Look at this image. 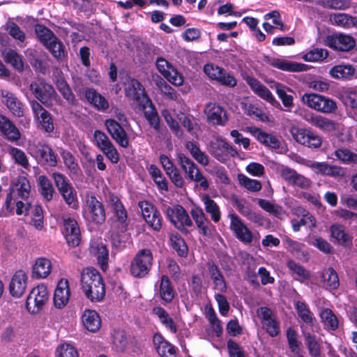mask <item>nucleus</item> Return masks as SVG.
I'll return each instance as SVG.
<instances>
[{"mask_svg": "<svg viewBox=\"0 0 357 357\" xmlns=\"http://www.w3.org/2000/svg\"><path fill=\"white\" fill-rule=\"evenodd\" d=\"M327 45L336 50L348 52L356 45L354 38L343 33H337L327 38Z\"/></svg>", "mask_w": 357, "mask_h": 357, "instance_id": "6ab92c4d", "label": "nucleus"}, {"mask_svg": "<svg viewBox=\"0 0 357 357\" xmlns=\"http://www.w3.org/2000/svg\"><path fill=\"white\" fill-rule=\"evenodd\" d=\"M301 116L305 121L310 123L312 126L319 128L322 131L331 132L335 130L336 128L335 123L332 120L326 117L315 115L306 111L301 113Z\"/></svg>", "mask_w": 357, "mask_h": 357, "instance_id": "412c9836", "label": "nucleus"}, {"mask_svg": "<svg viewBox=\"0 0 357 357\" xmlns=\"http://www.w3.org/2000/svg\"><path fill=\"white\" fill-rule=\"evenodd\" d=\"M252 90L260 98L271 103L273 106H280V103L275 99L269 89L254 77H248L246 79Z\"/></svg>", "mask_w": 357, "mask_h": 357, "instance_id": "b1692460", "label": "nucleus"}, {"mask_svg": "<svg viewBox=\"0 0 357 357\" xmlns=\"http://www.w3.org/2000/svg\"><path fill=\"white\" fill-rule=\"evenodd\" d=\"M113 344L118 351H123L128 344V338L123 331H115L113 334Z\"/></svg>", "mask_w": 357, "mask_h": 357, "instance_id": "680f3d73", "label": "nucleus"}, {"mask_svg": "<svg viewBox=\"0 0 357 357\" xmlns=\"http://www.w3.org/2000/svg\"><path fill=\"white\" fill-rule=\"evenodd\" d=\"M52 55L58 60H61L65 57L66 51L63 43L55 36L50 42L45 46Z\"/></svg>", "mask_w": 357, "mask_h": 357, "instance_id": "de8ad7c7", "label": "nucleus"}, {"mask_svg": "<svg viewBox=\"0 0 357 357\" xmlns=\"http://www.w3.org/2000/svg\"><path fill=\"white\" fill-rule=\"evenodd\" d=\"M82 320L84 328L90 332L96 333L100 328L101 319L98 313L95 310H84Z\"/></svg>", "mask_w": 357, "mask_h": 357, "instance_id": "c756f323", "label": "nucleus"}, {"mask_svg": "<svg viewBox=\"0 0 357 357\" xmlns=\"http://www.w3.org/2000/svg\"><path fill=\"white\" fill-rule=\"evenodd\" d=\"M48 291L45 286L38 285L32 289L27 297L26 306L31 313L38 312L48 299Z\"/></svg>", "mask_w": 357, "mask_h": 357, "instance_id": "1a4fd4ad", "label": "nucleus"}, {"mask_svg": "<svg viewBox=\"0 0 357 357\" xmlns=\"http://www.w3.org/2000/svg\"><path fill=\"white\" fill-rule=\"evenodd\" d=\"M153 256L149 249L139 250L130 264V273L135 278H144L149 272L152 266Z\"/></svg>", "mask_w": 357, "mask_h": 357, "instance_id": "20e7f679", "label": "nucleus"}, {"mask_svg": "<svg viewBox=\"0 0 357 357\" xmlns=\"http://www.w3.org/2000/svg\"><path fill=\"white\" fill-rule=\"evenodd\" d=\"M178 163L183 171L186 178L190 181L199 183L200 188L206 190L209 185L206 177L202 174L198 166L185 154H177Z\"/></svg>", "mask_w": 357, "mask_h": 357, "instance_id": "7ed1b4c3", "label": "nucleus"}, {"mask_svg": "<svg viewBox=\"0 0 357 357\" xmlns=\"http://www.w3.org/2000/svg\"><path fill=\"white\" fill-rule=\"evenodd\" d=\"M257 140L264 146L271 149H279L280 141L275 136L267 132H261L257 135Z\"/></svg>", "mask_w": 357, "mask_h": 357, "instance_id": "13d9d810", "label": "nucleus"}, {"mask_svg": "<svg viewBox=\"0 0 357 357\" xmlns=\"http://www.w3.org/2000/svg\"><path fill=\"white\" fill-rule=\"evenodd\" d=\"M31 154L41 165L55 167L57 165V155L46 144L38 142L30 147Z\"/></svg>", "mask_w": 357, "mask_h": 357, "instance_id": "6e6552de", "label": "nucleus"}, {"mask_svg": "<svg viewBox=\"0 0 357 357\" xmlns=\"http://www.w3.org/2000/svg\"><path fill=\"white\" fill-rule=\"evenodd\" d=\"M38 184L44 199L47 202L52 200L55 191L51 181L47 176L41 175L38 177Z\"/></svg>", "mask_w": 357, "mask_h": 357, "instance_id": "a18cd8bd", "label": "nucleus"}, {"mask_svg": "<svg viewBox=\"0 0 357 357\" xmlns=\"http://www.w3.org/2000/svg\"><path fill=\"white\" fill-rule=\"evenodd\" d=\"M30 104L34 118L39 122L45 132H52L54 127L50 113L35 100L31 101Z\"/></svg>", "mask_w": 357, "mask_h": 357, "instance_id": "2eb2a0df", "label": "nucleus"}, {"mask_svg": "<svg viewBox=\"0 0 357 357\" xmlns=\"http://www.w3.org/2000/svg\"><path fill=\"white\" fill-rule=\"evenodd\" d=\"M28 275L22 270L17 271L11 278L9 291L13 297L20 298L25 292L27 287Z\"/></svg>", "mask_w": 357, "mask_h": 357, "instance_id": "aec40b11", "label": "nucleus"}, {"mask_svg": "<svg viewBox=\"0 0 357 357\" xmlns=\"http://www.w3.org/2000/svg\"><path fill=\"white\" fill-rule=\"evenodd\" d=\"M202 201L204 205L205 211L210 215L214 222H218L221 218V212L219 206L208 195H204Z\"/></svg>", "mask_w": 357, "mask_h": 357, "instance_id": "c9c22d12", "label": "nucleus"}, {"mask_svg": "<svg viewBox=\"0 0 357 357\" xmlns=\"http://www.w3.org/2000/svg\"><path fill=\"white\" fill-rule=\"evenodd\" d=\"M204 112L207 121L214 125L225 126L228 122L226 110L215 102H208L206 105Z\"/></svg>", "mask_w": 357, "mask_h": 357, "instance_id": "f8f14e48", "label": "nucleus"}, {"mask_svg": "<svg viewBox=\"0 0 357 357\" xmlns=\"http://www.w3.org/2000/svg\"><path fill=\"white\" fill-rule=\"evenodd\" d=\"M172 248L181 257H185L188 252V246L178 234H172L170 238Z\"/></svg>", "mask_w": 357, "mask_h": 357, "instance_id": "3c124183", "label": "nucleus"}, {"mask_svg": "<svg viewBox=\"0 0 357 357\" xmlns=\"http://www.w3.org/2000/svg\"><path fill=\"white\" fill-rule=\"evenodd\" d=\"M257 202L261 208L277 218H282L286 215V212L282 206L272 203L268 200L259 199Z\"/></svg>", "mask_w": 357, "mask_h": 357, "instance_id": "49530a36", "label": "nucleus"}, {"mask_svg": "<svg viewBox=\"0 0 357 357\" xmlns=\"http://www.w3.org/2000/svg\"><path fill=\"white\" fill-rule=\"evenodd\" d=\"M31 194V185L29 180L24 176L14 178L10 185V192L6 199V208L9 209L12 205L16 204V213L17 215L26 214L31 206L29 202L24 203L18 199L25 201Z\"/></svg>", "mask_w": 357, "mask_h": 357, "instance_id": "f257e3e1", "label": "nucleus"}, {"mask_svg": "<svg viewBox=\"0 0 357 357\" xmlns=\"http://www.w3.org/2000/svg\"><path fill=\"white\" fill-rule=\"evenodd\" d=\"M272 66L289 72H303L307 71L309 69V66L306 64L287 61L277 58L273 61Z\"/></svg>", "mask_w": 357, "mask_h": 357, "instance_id": "72a5a7b5", "label": "nucleus"}, {"mask_svg": "<svg viewBox=\"0 0 357 357\" xmlns=\"http://www.w3.org/2000/svg\"><path fill=\"white\" fill-rule=\"evenodd\" d=\"M2 57L6 63H10L16 70L19 71L23 70L24 63L22 56L15 50L10 48H5L2 51Z\"/></svg>", "mask_w": 357, "mask_h": 357, "instance_id": "79ce46f5", "label": "nucleus"}, {"mask_svg": "<svg viewBox=\"0 0 357 357\" xmlns=\"http://www.w3.org/2000/svg\"><path fill=\"white\" fill-rule=\"evenodd\" d=\"M216 81L222 85L228 87H234L237 84V81L234 75L228 73L224 68L222 69L221 74L220 73V75L217 77Z\"/></svg>", "mask_w": 357, "mask_h": 357, "instance_id": "338daca9", "label": "nucleus"}, {"mask_svg": "<svg viewBox=\"0 0 357 357\" xmlns=\"http://www.w3.org/2000/svg\"><path fill=\"white\" fill-rule=\"evenodd\" d=\"M149 172L157 185L162 190H167V181L162 176L161 171L154 165H151Z\"/></svg>", "mask_w": 357, "mask_h": 357, "instance_id": "0e129e2a", "label": "nucleus"}, {"mask_svg": "<svg viewBox=\"0 0 357 357\" xmlns=\"http://www.w3.org/2000/svg\"><path fill=\"white\" fill-rule=\"evenodd\" d=\"M68 244L70 246H77L81 241L80 230L77 222L70 218L63 219V231Z\"/></svg>", "mask_w": 357, "mask_h": 357, "instance_id": "f3484780", "label": "nucleus"}, {"mask_svg": "<svg viewBox=\"0 0 357 357\" xmlns=\"http://www.w3.org/2000/svg\"><path fill=\"white\" fill-rule=\"evenodd\" d=\"M295 309L299 318L303 323L310 326H313L315 317L305 302L296 301L295 303Z\"/></svg>", "mask_w": 357, "mask_h": 357, "instance_id": "a19ab883", "label": "nucleus"}, {"mask_svg": "<svg viewBox=\"0 0 357 357\" xmlns=\"http://www.w3.org/2000/svg\"><path fill=\"white\" fill-rule=\"evenodd\" d=\"M287 266L294 275H296L301 279L305 280L310 278V273L299 264H297L292 260H289L287 262Z\"/></svg>", "mask_w": 357, "mask_h": 357, "instance_id": "69168bd1", "label": "nucleus"}, {"mask_svg": "<svg viewBox=\"0 0 357 357\" xmlns=\"http://www.w3.org/2000/svg\"><path fill=\"white\" fill-rule=\"evenodd\" d=\"M70 296L69 282L67 279L62 278L58 283L54 291V303L56 307L63 308L68 303Z\"/></svg>", "mask_w": 357, "mask_h": 357, "instance_id": "5701e85b", "label": "nucleus"}, {"mask_svg": "<svg viewBox=\"0 0 357 357\" xmlns=\"http://www.w3.org/2000/svg\"><path fill=\"white\" fill-rule=\"evenodd\" d=\"M153 341L158 354L161 357H176V353L174 347L161 335L155 334Z\"/></svg>", "mask_w": 357, "mask_h": 357, "instance_id": "c85d7f7f", "label": "nucleus"}, {"mask_svg": "<svg viewBox=\"0 0 357 357\" xmlns=\"http://www.w3.org/2000/svg\"><path fill=\"white\" fill-rule=\"evenodd\" d=\"M331 77L335 79H350L355 73L351 65H338L333 67L329 72Z\"/></svg>", "mask_w": 357, "mask_h": 357, "instance_id": "37998d69", "label": "nucleus"}, {"mask_svg": "<svg viewBox=\"0 0 357 357\" xmlns=\"http://www.w3.org/2000/svg\"><path fill=\"white\" fill-rule=\"evenodd\" d=\"M227 142L225 140L217 138L211 142L209 146L210 153L218 161L223 162L227 160L226 148Z\"/></svg>", "mask_w": 357, "mask_h": 357, "instance_id": "2f4dec72", "label": "nucleus"}, {"mask_svg": "<svg viewBox=\"0 0 357 357\" xmlns=\"http://www.w3.org/2000/svg\"><path fill=\"white\" fill-rule=\"evenodd\" d=\"M61 155L71 178H79L82 174V170L72 153L67 151H63Z\"/></svg>", "mask_w": 357, "mask_h": 357, "instance_id": "473e14b6", "label": "nucleus"}, {"mask_svg": "<svg viewBox=\"0 0 357 357\" xmlns=\"http://www.w3.org/2000/svg\"><path fill=\"white\" fill-rule=\"evenodd\" d=\"M52 176L66 204L73 208H77L78 206L77 192L73 185L67 181L66 177L63 174L58 172H54Z\"/></svg>", "mask_w": 357, "mask_h": 357, "instance_id": "39448f33", "label": "nucleus"}, {"mask_svg": "<svg viewBox=\"0 0 357 357\" xmlns=\"http://www.w3.org/2000/svg\"><path fill=\"white\" fill-rule=\"evenodd\" d=\"M306 344L309 353L312 357H321L320 344L317 340L316 336L310 333L305 334Z\"/></svg>", "mask_w": 357, "mask_h": 357, "instance_id": "6e6d98bb", "label": "nucleus"}, {"mask_svg": "<svg viewBox=\"0 0 357 357\" xmlns=\"http://www.w3.org/2000/svg\"><path fill=\"white\" fill-rule=\"evenodd\" d=\"M110 203L114 214L115 220L113 222L112 228L117 232H125L128 229L127 212L120 200L112 196L110 198Z\"/></svg>", "mask_w": 357, "mask_h": 357, "instance_id": "9d476101", "label": "nucleus"}, {"mask_svg": "<svg viewBox=\"0 0 357 357\" xmlns=\"http://www.w3.org/2000/svg\"><path fill=\"white\" fill-rule=\"evenodd\" d=\"M160 296L166 303H171L174 298V290L170 280L167 275H162L160 282Z\"/></svg>", "mask_w": 357, "mask_h": 357, "instance_id": "58836bf2", "label": "nucleus"}, {"mask_svg": "<svg viewBox=\"0 0 357 357\" xmlns=\"http://www.w3.org/2000/svg\"><path fill=\"white\" fill-rule=\"evenodd\" d=\"M138 105L139 109L144 112V116L149 125L156 131H158L160 129V118L151 100L148 98Z\"/></svg>", "mask_w": 357, "mask_h": 357, "instance_id": "a878e982", "label": "nucleus"}, {"mask_svg": "<svg viewBox=\"0 0 357 357\" xmlns=\"http://www.w3.org/2000/svg\"><path fill=\"white\" fill-rule=\"evenodd\" d=\"M52 264L46 258L38 259L32 268V275L36 278H45L50 273Z\"/></svg>", "mask_w": 357, "mask_h": 357, "instance_id": "f704fd0d", "label": "nucleus"}, {"mask_svg": "<svg viewBox=\"0 0 357 357\" xmlns=\"http://www.w3.org/2000/svg\"><path fill=\"white\" fill-rule=\"evenodd\" d=\"M165 214L175 227L183 233L188 232L185 227L192 226L189 215L182 206H168L165 210Z\"/></svg>", "mask_w": 357, "mask_h": 357, "instance_id": "423d86ee", "label": "nucleus"}, {"mask_svg": "<svg viewBox=\"0 0 357 357\" xmlns=\"http://www.w3.org/2000/svg\"><path fill=\"white\" fill-rule=\"evenodd\" d=\"M90 252L97 258L102 268L105 269L108 259V250L106 245L102 243L93 242L91 245Z\"/></svg>", "mask_w": 357, "mask_h": 357, "instance_id": "ea45409f", "label": "nucleus"}, {"mask_svg": "<svg viewBox=\"0 0 357 357\" xmlns=\"http://www.w3.org/2000/svg\"><path fill=\"white\" fill-rule=\"evenodd\" d=\"M296 331L291 327H289L287 330V339L289 344V349L294 354L300 353L301 342L297 338Z\"/></svg>", "mask_w": 357, "mask_h": 357, "instance_id": "4d7b16f0", "label": "nucleus"}, {"mask_svg": "<svg viewBox=\"0 0 357 357\" xmlns=\"http://www.w3.org/2000/svg\"><path fill=\"white\" fill-rule=\"evenodd\" d=\"M81 285L87 298L92 302H98L105 296V284L99 271L88 267L81 274Z\"/></svg>", "mask_w": 357, "mask_h": 357, "instance_id": "f03ea898", "label": "nucleus"}, {"mask_svg": "<svg viewBox=\"0 0 357 357\" xmlns=\"http://www.w3.org/2000/svg\"><path fill=\"white\" fill-rule=\"evenodd\" d=\"M35 33L38 39L44 46L56 36L50 29L42 24H36L35 26Z\"/></svg>", "mask_w": 357, "mask_h": 357, "instance_id": "864d4df0", "label": "nucleus"}, {"mask_svg": "<svg viewBox=\"0 0 357 357\" xmlns=\"http://www.w3.org/2000/svg\"><path fill=\"white\" fill-rule=\"evenodd\" d=\"M289 131L294 139L301 144L312 149H317L321 146V137L310 130L293 126Z\"/></svg>", "mask_w": 357, "mask_h": 357, "instance_id": "0eeeda50", "label": "nucleus"}, {"mask_svg": "<svg viewBox=\"0 0 357 357\" xmlns=\"http://www.w3.org/2000/svg\"><path fill=\"white\" fill-rule=\"evenodd\" d=\"M319 316L326 329L335 331L338 328L337 318L331 309L321 310Z\"/></svg>", "mask_w": 357, "mask_h": 357, "instance_id": "c03bdc74", "label": "nucleus"}, {"mask_svg": "<svg viewBox=\"0 0 357 357\" xmlns=\"http://www.w3.org/2000/svg\"><path fill=\"white\" fill-rule=\"evenodd\" d=\"M229 218L231 220L229 228L234 231L236 237L245 244L251 243L253 241V234L241 218L234 213H230Z\"/></svg>", "mask_w": 357, "mask_h": 357, "instance_id": "ddd939ff", "label": "nucleus"}, {"mask_svg": "<svg viewBox=\"0 0 357 357\" xmlns=\"http://www.w3.org/2000/svg\"><path fill=\"white\" fill-rule=\"evenodd\" d=\"M2 102L6 105L8 109L16 116L20 117L24 115L22 103L15 95L8 91H1Z\"/></svg>", "mask_w": 357, "mask_h": 357, "instance_id": "bb28decb", "label": "nucleus"}, {"mask_svg": "<svg viewBox=\"0 0 357 357\" xmlns=\"http://www.w3.org/2000/svg\"><path fill=\"white\" fill-rule=\"evenodd\" d=\"M238 179L239 183L250 191L258 192L261 189V183L259 181L251 179L243 174H238Z\"/></svg>", "mask_w": 357, "mask_h": 357, "instance_id": "e2e57ef3", "label": "nucleus"}, {"mask_svg": "<svg viewBox=\"0 0 357 357\" xmlns=\"http://www.w3.org/2000/svg\"><path fill=\"white\" fill-rule=\"evenodd\" d=\"M105 126L112 139L121 147L129 146V138L123 128L115 120L109 119L105 121Z\"/></svg>", "mask_w": 357, "mask_h": 357, "instance_id": "dca6fc26", "label": "nucleus"}, {"mask_svg": "<svg viewBox=\"0 0 357 357\" xmlns=\"http://www.w3.org/2000/svg\"><path fill=\"white\" fill-rule=\"evenodd\" d=\"M328 56V52L322 48H314L302 56V59L308 62L322 61Z\"/></svg>", "mask_w": 357, "mask_h": 357, "instance_id": "8fccbe9b", "label": "nucleus"}, {"mask_svg": "<svg viewBox=\"0 0 357 357\" xmlns=\"http://www.w3.org/2000/svg\"><path fill=\"white\" fill-rule=\"evenodd\" d=\"M56 88L61 93L62 96L70 105H75L77 100L75 95L72 92L68 84L64 79H59L56 82Z\"/></svg>", "mask_w": 357, "mask_h": 357, "instance_id": "09e8293b", "label": "nucleus"}, {"mask_svg": "<svg viewBox=\"0 0 357 357\" xmlns=\"http://www.w3.org/2000/svg\"><path fill=\"white\" fill-rule=\"evenodd\" d=\"M86 212L89 218L96 224H102L105 220V211L102 202L95 195H87L86 199Z\"/></svg>", "mask_w": 357, "mask_h": 357, "instance_id": "9b49d317", "label": "nucleus"}, {"mask_svg": "<svg viewBox=\"0 0 357 357\" xmlns=\"http://www.w3.org/2000/svg\"><path fill=\"white\" fill-rule=\"evenodd\" d=\"M0 132L12 142L20 139L21 134L15 124L6 116L0 114Z\"/></svg>", "mask_w": 357, "mask_h": 357, "instance_id": "cd10ccee", "label": "nucleus"}, {"mask_svg": "<svg viewBox=\"0 0 357 357\" xmlns=\"http://www.w3.org/2000/svg\"><path fill=\"white\" fill-rule=\"evenodd\" d=\"M58 357H79L76 349L70 344H63L56 350Z\"/></svg>", "mask_w": 357, "mask_h": 357, "instance_id": "774afa93", "label": "nucleus"}, {"mask_svg": "<svg viewBox=\"0 0 357 357\" xmlns=\"http://www.w3.org/2000/svg\"><path fill=\"white\" fill-rule=\"evenodd\" d=\"M8 153L17 165L22 166L25 169H29L30 165L28 158L22 150L11 147L8 149Z\"/></svg>", "mask_w": 357, "mask_h": 357, "instance_id": "5fc2aeb1", "label": "nucleus"}, {"mask_svg": "<svg viewBox=\"0 0 357 357\" xmlns=\"http://www.w3.org/2000/svg\"><path fill=\"white\" fill-rule=\"evenodd\" d=\"M271 87L275 89L276 93L281 99L284 106L287 107L292 106L293 96L287 93V91L289 90V88L278 82H273V85Z\"/></svg>", "mask_w": 357, "mask_h": 357, "instance_id": "603ef678", "label": "nucleus"}, {"mask_svg": "<svg viewBox=\"0 0 357 357\" xmlns=\"http://www.w3.org/2000/svg\"><path fill=\"white\" fill-rule=\"evenodd\" d=\"M323 287L328 290H334L340 285L337 273L333 268H328L321 273Z\"/></svg>", "mask_w": 357, "mask_h": 357, "instance_id": "e433bc0d", "label": "nucleus"}, {"mask_svg": "<svg viewBox=\"0 0 357 357\" xmlns=\"http://www.w3.org/2000/svg\"><path fill=\"white\" fill-rule=\"evenodd\" d=\"M190 215L202 234L204 236H209L211 234V227L212 225L211 221L206 216L202 208L199 206L192 208L190 211Z\"/></svg>", "mask_w": 357, "mask_h": 357, "instance_id": "393cba45", "label": "nucleus"}, {"mask_svg": "<svg viewBox=\"0 0 357 357\" xmlns=\"http://www.w3.org/2000/svg\"><path fill=\"white\" fill-rule=\"evenodd\" d=\"M124 86L126 96L136 101L137 104L149 98L142 84L135 79L128 77L124 82Z\"/></svg>", "mask_w": 357, "mask_h": 357, "instance_id": "a211bd4d", "label": "nucleus"}, {"mask_svg": "<svg viewBox=\"0 0 357 357\" xmlns=\"http://www.w3.org/2000/svg\"><path fill=\"white\" fill-rule=\"evenodd\" d=\"M162 115L174 135L178 138H183V130H181L178 123L172 117L169 111L166 109L163 110L162 112Z\"/></svg>", "mask_w": 357, "mask_h": 357, "instance_id": "bf43d9fd", "label": "nucleus"}, {"mask_svg": "<svg viewBox=\"0 0 357 357\" xmlns=\"http://www.w3.org/2000/svg\"><path fill=\"white\" fill-rule=\"evenodd\" d=\"M331 235L337 243L347 246L351 242V237L345 231V228L342 225H333L330 228Z\"/></svg>", "mask_w": 357, "mask_h": 357, "instance_id": "4c0bfd02", "label": "nucleus"}, {"mask_svg": "<svg viewBox=\"0 0 357 357\" xmlns=\"http://www.w3.org/2000/svg\"><path fill=\"white\" fill-rule=\"evenodd\" d=\"M85 97L91 105L98 110H106L109 108V102L106 98L92 88L85 91Z\"/></svg>", "mask_w": 357, "mask_h": 357, "instance_id": "7c9ffc66", "label": "nucleus"}, {"mask_svg": "<svg viewBox=\"0 0 357 357\" xmlns=\"http://www.w3.org/2000/svg\"><path fill=\"white\" fill-rule=\"evenodd\" d=\"M206 267L212 281L213 289L221 293L225 292L227 289V282L218 266L213 261H209L206 264Z\"/></svg>", "mask_w": 357, "mask_h": 357, "instance_id": "4be33fe9", "label": "nucleus"}, {"mask_svg": "<svg viewBox=\"0 0 357 357\" xmlns=\"http://www.w3.org/2000/svg\"><path fill=\"white\" fill-rule=\"evenodd\" d=\"M155 65L158 71L170 82L176 86L183 84V79L182 75L177 70L164 58H158Z\"/></svg>", "mask_w": 357, "mask_h": 357, "instance_id": "4468645a", "label": "nucleus"}, {"mask_svg": "<svg viewBox=\"0 0 357 357\" xmlns=\"http://www.w3.org/2000/svg\"><path fill=\"white\" fill-rule=\"evenodd\" d=\"M322 96L317 93H305L301 98L303 104L318 112Z\"/></svg>", "mask_w": 357, "mask_h": 357, "instance_id": "052dcab7", "label": "nucleus"}]
</instances>
